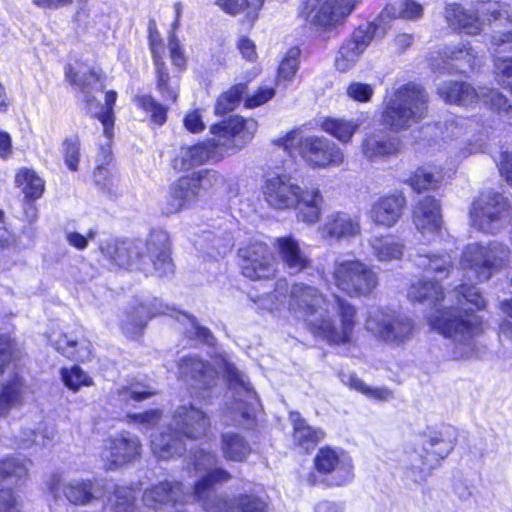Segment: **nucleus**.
Wrapping results in <instances>:
<instances>
[{"label": "nucleus", "mask_w": 512, "mask_h": 512, "mask_svg": "<svg viewBox=\"0 0 512 512\" xmlns=\"http://www.w3.org/2000/svg\"><path fill=\"white\" fill-rule=\"evenodd\" d=\"M408 298L420 303L443 302L442 309L431 314L427 321L434 331L453 340V359L467 360L479 355L475 336L482 331L481 322L476 315L468 313L471 308H464L465 304H470L481 310L486 305L474 287L461 284L453 292L444 295L436 282L419 280L410 286Z\"/></svg>", "instance_id": "obj_1"}, {"label": "nucleus", "mask_w": 512, "mask_h": 512, "mask_svg": "<svg viewBox=\"0 0 512 512\" xmlns=\"http://www.w3.org/2000/svg\"><path fill=\"white\" fill-rule=\"evenodd\" d=\"M145 247L147 253L138 251L132 255L124 243H109L101 251L115 266L142 272L145 276L155 274L162 278L174 273L172 243L166 231L151 230Z\"/></svg>", "instance_id": "obj_2"}, {"label": "nucleus", "mask_w": 512, "mask_h": 512, "mask_svg": "<svg viewBox=\"0 0 512 512\" xmlns=\"http://www.w3.org/2000/svg\"><path fill=\"white\" fill-rule=\"evenodd\" d=\"M260 192L266 204L274 210L295 209L298 220L314 224L320 220L323 197L318 188L303 190L288 173H266Z\"/></svg>", "instance_id": "obj_3"}, {"label": "nucleus", "mask_w": 512, "mask_h": 512, "mask_svg": "<svg viewBox=\"0 0 512 512\" xmlns=\"http://www.w3.org/2000/svg\"><path fill=\"white\" fill-rule=\"evenodd\" d=\"M231 479L229 471L216 467L206 471L194 483L193 496L201 503L205 512H269V497L254 489L237 493L231 499L221 495L209 497L217 484L226 483Z\"/></svg>", "instance_id": "obj_4"}, {"label": "nucleus", "mask_w": 512, "mask_h": 512, "mask_svg": "<svg viewBox=\"0 0 512 512\" xmlns=\"http://www.w3.org/2000/svg\"><path fill=\"white\" fill-rule=\"evenodd\" d=\"M173 427L156 435L151 441L153 453L168 460L186 451L185 440H199L207 436L210 419L201 409L192 405L181 406L172 417Z\"/></svg>", "instance_id": "obj_5"}, {"label": "nucleus", "mask_w": 512, "mask_h": 512, "mask_svg": "<svg viewBox=\"0 0 512 512\" xmlns=\"http://www.w3.org/2000/svg\"><path fill=\"white\" fill-rule=\"evenodd\" d=\"M282 148L291 158L299 157L311 169H327L339 166L344 160L342 150L324 136H297L296 129L272 142Z\"/></svg>", "instance_id": "obj_6"}, {"label": "nucleus", "mask_w": 512, "mask_h": 512, "mask_svg": "<svg viewBox=\"0 0 512 512\" xmlns=\"http://www.w3.org/2000/svg\"><path fill=\"white\" fill-rule=\"evenodd\" d=\"M428 101L424 88L413 83L406 84L385 101L382 122L394 132L407 130L426 118Z\"/></svg>", "instance_id": "obj_7"}, {"label": "nucleus", "mask_w": 512, "mask_h": 512, "mask_svg": "<svg viewBox=\"0 0 512 512\" xmlns=\"http://www.w3.org/2000/svg\"><path fill=\"white\" fill-rule=\"evenodd\" d=\"M510 256V249L497 242L471 243L465 247L460 267L470 282H485L502 269Z\"/></svg>", "instance_id": "obj_8"}, {"label": "nucleus", "mask_w": 512, "mask_h": 512, "mask_svg": "<svg viewBox=\"0 0 512 512\" xmlns=\"http://www.w3.org/2000/svg\"><path fill=\"white\" fill-rule=\"evenodd\" d=\"M351 12L352 0H301L297 18L305 29L330 32L344 24Z\"/></svg>", "instance_id": "obj_9"}, {"label": "nucleus", "mask_w": 512, "mask_h": 512, "mask_svg": "<svg viewBox=\"0 0 512 512\" xmlns=\"http://www.w3.org/2000/svg\"><path fill=\"white\" fill-rule=\"evenodd\" d=\"M241 275L250 281L273 280L278 274V261L271 247L260 240L241 245L236 252Z\"/></svg>", "instance_id": "obj_10"}, {"label": "nucleus", "mask_w": 512, "mask_h": 512, "mask_svg": "<svg viewBox=\"0 0 512 512\" xmlns=\"http://www.w3.org/2000/svg\"><path fill=\"white\" fill-rule=\"evenodd\" d=\"M365 328L379 341L401 346L413 337L414 323L396 311L372 308L365 319Z\"/></svg>", "instance_id": "obj_11"}, {"label": "nucleus", "mask_w": 512, "mask_h": 512, "mask_svg": "<svg viewBox=\"0 0 512 512\" xmlns=\"http://www.w3.org/2000/svg\"><path fill=\"white\" fill-rule=\"evenodd\" d=\"M440 97L447 103L469 106L483 102L492 108L512 115V105L497 91L482 87L476 90L473 86L463 82L443 83L438 87Z\"/></svg>", "instance_id": "obj_12"}, {"label": "nucleus", "mask_w": 512, "mask_h": 512, "mask_svg": "<svg viewBox=\"0 0 512 512\" xmlns=\"http://www.w3.org/2000/svg\"><path fill=\"white\" fill-rule=\"evenodd\" d=\"M509 216V207L506 199L499 193L487 192L473 203L470 212L474 227L485 233L498 232Z\"/></svg>", "instance_id": "obj_13"}, {"label": "nucleus", "mask_w": 512, "mask_h": 512, "mask_svg": "<svg viewBox=\"0 0 512 512\" xmlns=\"http://www.w3.org/2000/svg\"><path fill=\"white\" fill-rule=\"evenodd\" d=\"M257 130L258 122L254 118L240 114H230L210 126V133L224 140L226 148L234 153L248 145Z\"/></svg>", "instance_id": "obj_14"}, {"label": "nucleus", "mask_w": 512, "mask_h": 512, "mask_svg": "<svg viewBox=\"0 0 512 512\" xmlns=\"http://www.w3.org/2000/svg\"><path fill=\"white\" fill-rule=\"evenodd\" d=\"M141 454L142 444L140 439L126 430L108 436L104 440L101 450L104 469L107 471L117 470L134 463L141 457Z\"/></svg>", "instance_id": "obj_15"}, {"label": "nucleus", "mask_w": 512, "mask_h": 512, "mask_svg": "<svg viewBox=\"0 0 512 512\" xmlns=\"http://www.w3.org/2000/svg\"><path fill=\"white\" fill-rule=\"evenodd\" d=\"M209 174L210 170L203 169L180 176L172 182L166 195L165 213L176 214L195 203Z\"/></svg>", "instance_id": "obj_16"}, {"label": "nucleus", "mask_w": 512, "mask_h": 512, "mask_svg": "<svg viewBox=\"0 0 512 512\" xmlns=\"http://www.w3.org/2000/svg\"><path fill=\"white\" fill-rule=\"evenodd\" d=\"M47 489L54 499L63 496L69 503L76 506L87 505L96 498L93 480L79 479L64 483L62 474L59 472L50 475Z\"/></svg>", "instance_id": "obj_17"}, {"label": "nucleus", "mask_w": 512, "mask_h": 512, "mask_svg": "<svg viewBox=\"0 0 512 512\" xmlns=\"http://www.w3.org/2000/svg\"><path fill=\"white\" fill-rule=\"evenodd\" d=\"M337 302L342 316L341 327H337L329 318L307 322V328L312 335L326 341L330 345H341L348 342L352 332V315L349 313L351 305L344 303L339 298H337Z\"/></svg>", "instance_id": "obj_18"}, {"label": "nucleus", "mask_w": 512, "mask_h": 512, "mask_svg": "<svg viewBox=\"0 0 512 512\" xmlns=\"http://www.w3.org/2000/svg\"><path fill=\"white\" fill-rule=\"evenodd\" d=\"M420 436L427 456L436 462L448 457L458 440L456 429L448 424L427 426Z\"/></svg>", "instance_id": "obj_19"}, {"label": "nucleus", "mask_w": 512, "mask_h": 512, "mask_svg": "<svg viewBox=\"0 0 512 512\" xmlns=\"http://www.w3.org/2000/svg\"><path fill=\"white\" fill-rule=\"evenodd\" d=\"M219 143L215 140H207L193 145L182 146L180 154L175 156L171 165L176 171H187L195 166H200L210 160L219 161Z\"/></svg>", "instance_id": "obj_20"}, {"label": "nucleus", "mask_w": 512, "mask_h": 512, "mask_svg": "<svg viewBox=\"0 0 512 512\" xmlns=\"http://www.w3.org/2000/svg\"><path fill=\"white\" fill-rule=\"evenodd\" d=\"M64 75L67 82L84 95L83 101L86 106L96 102L92 91L97 90V84H99V90H103L106 80L105 74L100 69L91 67L86 72L80 74L71 64L65 66Z\"/></svg>", "instance_id": "obj_21"}, {"label": "nucleus", "mask_w": 512, "mask_h": 512, "mask_svg": "<svg viewBox=\"0 0 512 512\" xmlns=\"http://www.w3.org/2000/svg\"><path fill=\"white\" fill-rule=\"evenodd\" d=\"M289 420L292 425V444L302 453H311L324 439V431L309 425L299 412H290Z\"/></svg>", "instance_id": "obj_22"}, {"label": "nucleus", "mask_w": 512, "mask_h": 512, "mask_svg": "<svg viewBox=\"0 0 512 512\" xmlns=\"http://www.w3.org/2000/svg\"><path fill=\"white\" fill-rule=\"evenodd\" d=\"M274 247L283 263L292 275L299 274L311 266V260L302 251L299 242L292 236L278 237Z\"/></svg>", "instance_id": "obj_23"}, {"label": "nucleus", "mask_w": 512, "mask_h": 512, "mask_svg": "<svg viewBox=\"0 0 512 512\" xmlns=\"http://www.w3.org/2000/svg\"><path fill=\"white\" fill-rule=\"evenodd\" d=\"M413 222L422 235H434L442 227L440 205L431 196L421 199L413 211Z\"/></svg>", "instance_id": "obj_24"}, {"label": "nucleus", "mask_w": 512, "mask_h": 512, "mask_svg": "<svg viewBox=\"0 0 512 512\" xmlns=\"http://www.w3.org/2000/svg\"><path fill=\"white\" fill-rule=\"evenodd\" d=\"M186 493L181 481L162 480L145 489L143 500L154 506H175L185 501Z\"/></svg>", "instance_id": "obj_25"}, {"label": "nucleus", "mask_w": 512, "mask_h": 512, "mask_svg": "<svg viewBox=\"0 0 512 512\" xmlns=\"http://www.w3.org/2000/svg\"><path fill=\"white\" fill-rule=\"evenodd\" d=\"M405 203V198L402 195H389L380 198L371 210L373 222L380 226L392 227L400 219Z\"/></svg>", "instance_id": "obj_26"}, {"label": "nucleus", "mask_w": 512, "mask_h": 512, "mask_svg": "<svg viewBox=\"0 0 512 512\" xmlns=\"http://www.w3.org/2000/svg\"><path fill=\"white\" fill-rule=\"evenodd\" d=\"M14 185L23 194V201L30 206L43 196L46 189L45 180L28 167H21L16 171Z\"/></svg>", "instance_id": "obj_27"}, {"label": "nucleus", "mask_w": 512, "mask_h": 512, "mask_svg": "<svg viewBox=\"0 0 512 512\" xmlns=\"http://www.w3.org/2000/svg\"><path fill=\"white\" fill-rule=\"evenodd\" d=\"M488 24L494 23V35L492 43L501 45L512 42V16L508 13L504 6L496 2L486 9Z\"/></svg>", "instance_id": "obj_28"}, {"label": "nucleus", "mask_w": 512, "mask_h": 512, "mask_svg": "<svg viewBox=\"0 0 512 512\" xmlns=\"http://www.w3.org/2000/svg\"><path fill=\"white\" fill-rule=\"evenodd\" d=\"M266 0H215V4L226 14L237 16L243 13V23L252 28L259 19Z\"/></svg>", "instance_id": "obj_29"}, {"label": "nucleus", "mask_w": 512, "mask_h": 512, "mask_svg": "<svg viewBox=\"0 0 512 512\" xmlns=\"http://www.w3.org/2000/svg\"><path fill=\"white\" fill-rule=\"evenodd\" d=\"M53 348L65 358L82 363L89 359L92 353V343L85 337L71 339L66 333H61L59 338L53 342Z\"/></svg>", "instance_id": "obj_30"}, {"label": "nucleus", "mask_w": 512, "mask_h": 512, "mask_svg": "<svg viewBox=\"0 0 512 512\" xmlns=\"http://www.w3.org/2000/svg\"><path fill=\"white\" fill-rule=\"evenodd\" d=\"M25 379L18 373H12L0 386V417L6 416L9 411L23 403Z\"/></svg>", "instance_id": "obj_31"}, {"label": "nucleus", "mask_w": 512, "mask_h": 512, "mask_svg": "<svg viewBox=\"0 0 512 512\" xmlns=\"http://www.w3.org/2000/svg\"><path fill=\"white\" fill-rule=\"evenodd\" d=\"M445 18L454 30L476 35L482 30V22L476 15L463 9L459 4L453 3L446 7Z\"/></svg>", "instance_id": "obj_32"}, {"label": "nucleus", "mask_w": 512, "mask_h": 512, "mask_svg": "<svg viewBox=\"0 0 512 512\" xmlns=\"http://www.w3.org/2000/svg\"><path fill=\"white\" fill-rule=\"evenodd\" d=\"M155 87L159 92L162 100L169 104H175L179 98V79L174 82L170 74L169 67L165 60L153 62Z\"/></svg>", "instance_id": "obj_33"}, {"label": "nucleus", "mask_w": 512, "mask_h": 512, "mask_svg": "<svg viewBox=\"0 0 512 512\" xmlns=\"http://www.w3.org/2000/svg\"><path fill=\"white\" fill-rule=\"evenodd\" d=\"M291 297L306 315L315 314L324 302V296L316 287L304 283L292 286Z\"/></svg>", "instance_id": "obj_34"}, {"label": "nucleus", "mask_w": 512, "mask_h": 512, "mask_svg": "<svg viewBox=\"0 0 512 512\" xmlns=\"http://www.w3.org/2000/svg\"><path fill=\"white\" fill-rule=\"evenodd\" d=\"M415 263L427 276L432 275L438 280L446 278L453 269L452 257L448 253L419 254Z\"/></svg>", "instance_id": "obj_35"}, {"label": "nucleus", "mask_w": 512, "mask_h": 512, "mask_svg": "<svg viewBox=\"0 0 512 512\" xmlns=\"http://www.w3.org/2000/svg\"><path fill=\"white\" fill-rule=\"evenodd\" d=\"M32 461L29 458L7 455L0 457V484L7 481L15 483L24 482L29 477V467Z\"/></svg>", "instance_id": "obj_36"}, {"label": "nucleus", "mask_w": 512, "mask_h": 512, "mask_svg": "<svg viewBox=\"0 0 512 512\" xmlns=\"http://www.w3.org/2000/svg\"><path fill=\"white\" fill-rule=\"evenodd\" d=\"M221 451L227 461L244 462L252 449L244 436L235 432H226L221 435Z\"/></svg>", "instance_id": "obj_37"}, {"label": "nucleus", "mask_w": 512, "mask_h": 512, "mask_svg": "<svg viewBox=\"0 0 512 512\" xmlns=\"http://www.w3.org/2000/svg\"><path fill=\"white\" fill-rule=\"evenodd\" d=\"M132 102L139 110L148 115L151 125L161 127L167 122L169 107L157 101L152 95H135Z\"/></svg>", "instance_id": "obj_38"}, {"label": "nucleus", "mask_w": 512, "mask_h": 512, "mask_svg": "<svg viewBox=\"0 0 512 512\" xmlns=\"http://www.w3.org/2000/svg\"><path fill=\"white\" fill-rule=\"evenodd\" d=\"M301 49L299 46H291L278 64L275 85H287L292 82L300 66Z\"/></svg>", "instance_id": "obj_39"}, {"label": "nucleus", "mask_w": 512, "mask_h": 512, "mask_svg": "<svg viewBox=\"0 0 512 512\" xmlns=\"http://www.w3.org/2000/svg\"><path fill=\"white\" fill-rule=\"evenodd\" d=\"M247 89L248 84L246 82H239L220 93L214 104V114L224 116L232 112L239 105Z\"/></svg>", "instance_id": "obj_40"}, {"label": "nucleus", "mask_w": 512, "mask_h": 512, "mask_svg": "<svg viewBox=\"0 0 512 512\" xmlns=\"http://www.w3.org/2000/svg\"><path fill=\"white\" fill-rule=\"evenodd\" d=\"M361 148L366 157L374 159L397 153L399 142L396 139L385 141L380 134H372L364 139Z\"/></svg>", "instance_id": "obj_41"}, {"label": "nucleus", "mask_w": 512, "mask_h": 512, "mask_svg": "<svg viewBox=\"0 0 512 512\" xmlns=\"http://www.w3.org/2000/svg\"><path fill=\"white\" fill-rule=\"evenodd\" d=\"M178 369L184 377L204 382L211 366L198 356L187 355L180 359Z\"/></svg>", "instance_id": "obj_42"}, {"label": "nucleus", "mask_w": 512, "mask_h": 512, "mask_svg": "<svg viewBox=\"0 0 512 512\" xmlns=\"http://www.w3.org/2000/svg\"><path fill=\"white\" fill-rule=\"evenodd\" d=\"M322 229L326 237L340 239L352 233V221L345 213L334 212L327 217Z\"/></svg>", "instance_id": "obj_43"}, {"label": "nucleus", "mask_w": 512, "mask_h": 512, "mask_svg": "<svg viewBox=\"0 0 512 512\" xmlns=\"http://www.w3.org/2000/svg\"><path fill=\"white\" fill-rule=\"evenodd\" d=\"M371 246L380 261L400 259L404 252V245L390 236L375 238Z\"/></svg>", "instance_id": "obj_44"}, {"label": "nucleus", "mask_w": 512, "mask_h": 512, "mask_svg": "<svg viewBox=\"0 0 512 512\" xmlns=\"http://www.w3.org/2000/svg\"><path fill=\"white\" fill-rule=\"evenodd\" d=\"M60 376L65 387L74 393L78 392L82 387H91L94 385L92 377L79 365L62 367L60 369Z\"/></svg>", "instance_id": "obj_45"}, {"label": "nucleus", "mask_w": 512, "mask_h": 512, "mask_svg": "<svg viewBox=\"0 0 512 512\" xmlns=\"http://www.w3.org/2000/svg\"><path fill=\"white\" fill-rule=\"evenodd\" d=\"M21 350L16 340L8 333L0 334V375L11 366H16Z\"/></svg>", "instance_id": "obj_46"}, {"label": "nucleus", "mask_w": 512, "mask_h": 512, "mask_svg": "<svg viewBox=\"0 0 512 512\" xmlns=\"http://www.w3.org/2000/svg\"><path fill=\"white\" fill-rule=\"evenodd\" d=\"M378 277L366 264L354 261V292L368 294L376 288Z\"/></svg>", "instance_id": "obj_47"}, {"label": "nucleus", "mask_w": 512, "mask_h": 512, "mask_svg": "<svg viewBox=\"0 0 512 512\" xmlns=\"http://www.w3.org/2000/svg\"><path fill=\"white\" fill-rule=\"evenodd\" d=\"M320 129L340 142L347 143L352 138V123L347 120L327 116L321 120Z\"/></svg>", "instance_id": "obj_48"}, {"label": "nucleus", "mask_w": 512, "mask_h": 512, "mask_svg": "<svg viewBox=\"0 0 512 512\" xmlns=\"http://www.w3.org/2000/svg\"><path fill=\"white\" fill-rule=\"evenodd\" d=\"M340 464L338 453L329 446L321 447L314 457V468L320 475H328Z\"/></svg>", "instance_id": "obj_49"}, {"label": "nucleus", "mask_w": 512, "mask_h": 512, "mask_svg": "<svg viewBox=\"0 0 512 512\" xmlns=\"http://www.w3.org/2000/svg\"><path fill=\"white\" fill-rule=\"evenodd\" d=\"M168 52L173 68L178 74V78H180L181 74L188 67L189 59L183 44L175 33L170 34L168 37Z\"/></svg>", "instance_id": "obj_50"}, {"label": "nucleus", "mask_w": 512, "mask_h": 512, "mask_svg": "<svg viewBox=\"0 0 512 512\" xmlns=\"http://www.w3.org/2000/svg\"><path fill=\"white\" fill-rule=\"evenodd\" d=\"M440 172L420 168L410 177L409 184L413 190L421 192L424 190L435 189L441 182Z\"/></svg>", "instance_id": "obj_51"}, {"label": "nucleus", "mask_w": 512, "mask_h": 512, "mask_svg": "<svg viewBox=\"0 0 512 512\" xmlns=\"http://www.w3.org/2000/svg\"><path fill=\"white\" fill-rule=\"evenodd\" d=\"M62 156L66 167L70 171L77 172L79 170L81 151L78 136L64 138L62 141Z\"/></svg>", "instance_id": "obj_52"}, {"label": "nucleus", "mask_w": 512, "mask_h": 512, "mask_svg": "<svg viewBox=\"0 0 512 512\" xmlns=\"http://www.w3.org/2000/svg\"><path fill=\"white\" fill-rule=\"evenodd\" d=\"M147 41L152 62L164 60V41L154 19H150L147 27Z\"/></svg>", "instance_id": "obj_53"}, {"label": "nucleus", "mask_w": 512, "mask_h": 512, "mask_svg": "<svg viewBox=\"0 0 512 512\" xmlns=\"http://www.w3.org/2000/svg\"><path fill=\"white\" fill-rule=\"evenodd\" d=\"M377 25L372 22L361 24L354 30V53H362L376 36Z\"/></svg>", "instance_id": "obj_54"}, {"label": "nucleus", "mask_w": 512, "mask_h": 512, "mask_svg": "<svg viewBox=\"0 0 512 512\" xmlns=\"http://www.w3.org/2000/svg\"><path fill=\"white\" fill-rule=\"evenodd\" d=\"M335 285L350 295L352 291V261L339 263L334 270Z\"/></svg>", "instance_id": "obj_55"}, {"label": "nucleus", "mask_w": 512, "mask_h": 512, "mask_svg": "<svg viewBox=\"0 0 512 512\" xmlns=\"http://www.w3.org/2000/svg\"><path fill=\"white\" fill-rule=\"evenodd\" d=\"M276 90L271 86H259L251 94L244 99V107L247 109H255L260 107L274 98Z\"/></svg>", "instance_id": "obj_56"}, {"label": "nucleus", "mask_w": 512, "mask_h": 512, "mask_svg": "<svg viewBox=\"0 0 512 512\" xmlns=\"http://www.w3.org/2000/svg\"><path fill=\"white\" fill-rule=\"evenodd\" d=\"M495 74L502 85L512 89V58L497 57L495 59Z\"/></svg>", "instance_id": "obj_57"}, {"label": "nucleus", "mask_w": 512, "mask_h": 512, "mask_svg": "<svg viewBox=\"0 0 512 512\" xmlns=\"http://www.w3.org/2000/svg\"><path fill=\"white\" fill-rule=\"evenodd\" d=\"M354 390L359 391L368 398L386 401L392 398V392L384 387H371L360 380L354 379Z\"/></svg>", "instance_id": "obj_58"}, {"label": "nucleus", "mask_w": 512, "mask_h": 512, "mask_svg": "<svg viewBox=\"0 0 512 512\" xmlns=\"http://www.w3.org/2000/svg\"><path fill=\"white\" fill-rule=\"evenodd\" d=\"M115 500L112 508L114 512H133L136 505V498L125 491L116 489L114 491Z\"/></svg>", "instance_id": "obj_59"}, {"label": "nucleus", "mask_w": 512, "mask_h": 512, "mask_svg": "<svg viewBox=\"0 0 512 512\" xmlns=\"http://www.w3.org/2000/svg\"><path fill=\"white\" fill-rule=\"evenodd\" d=\"M400 6V18L406 20H417L423 15V5L415 0H401Z\"/></svg>", "instance_id": "obj_60"}, {"label": "nucleus", "mask_w": 512, "mask_h": 512, "mask_svg": "<svg viewBox=\"0 0 512 512\" xmlns=\"http://www.w3.org/2000/svg\"><path fill=\"white\" fill-rule=\"evenodd\" d=\"M18 499L12 488L0 489V512H22L17 508Z\"/></svg>", "instance_id": "obj_61"}, {"label": "nucleus", "mask_w": 512, "mask_h": 512, "mask_svg": "<svg viewBox=\"0 0 512 512\" xmlns=\"http://www.w3.org/2000/svg\"><path fill=\"white\" fill-rule=\"evenodd\" d=\"M449 58L463 63L459 66V70L465 72V68H473L476 65V57L471 53L470 49L459 48L449 53Z\"/></svg>", "instance_id": "obj_62"}, {"label": "nucleus", "mask_w": 512, "mask_h": 512, "mask_svg": "<svg viewBox=\"0 0 512 512\" xmlns=\"http://www.w3.org/2000/svg\"><path fill=\"white\" fill-rule=\"evenodd\" d=\"M237 48L242 55L249 62L257 60V51L255 43L247 36H242L237 42Z\"/></svg>", "instance_id": "obj_63"}, {"label": "nucleus", "mask_w": 512, "mask_h": 512, "mask_svg": "<svg viewBox=\"0 0 512 512\" xmlns=\"http://www.w3.org/2000/svg\"><path fill=\"white\" fill-rule=\"evenodd\" d=\"M184 127L191 133L197 134L205 129V124L197 110L187 113L183 119Z\"/></svg>", "instance_id": "obj_64"}]
</instances>
